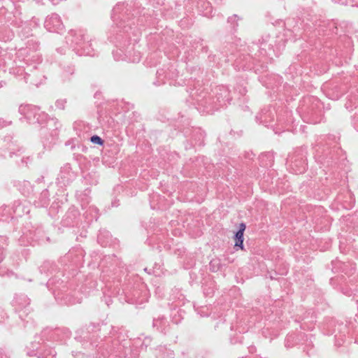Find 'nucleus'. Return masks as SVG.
<instances>
[{
    "mask_svg": "<svg viewBox=\"0 0 358 358\" xmlns=\"http://www.w3.org/2000/svg\"><path fill=\"white\" fill-rule=\"evenodd\" d=\"M91 142L98 145H102L103 141V140L98 136H93L91 137Z\"/></svg>",
    "mask_w": 358,
    "mask_h": 358,
    "instance_id": "nucleus-4",
    "label": "nucleus"
},
{
    "mask_svg": "<svg viewBox=\"0 0 358 358\" xmlns=\"http://www.w3.org/2000/svg\"><path fill=\"white\" fill-rule=\"evenodd\" d=\"M239 229H243V232H244L245 229V225L243 223H241L239 227Z\"/></svg>",
    "mask_w": 358,
    "mask_h": 358,
    "instance_id": "nucleus-7",
    "label": "nucleus"
},
{
    "mask_svg": "<svg viewBox=\"0 0 358 358\" xmlns=\"http://www.w3.org/2000/svg\"><path fill=\"white\" fill-rule=\"evenodd\" d=\"M243 229H238V231L235 234L236 243L235 246L241 248L242 250L243 249Z\"/></svg>",
    "mask_w": 358,
    "mask_h": 358,
    "instance_id": "nucleus-2",
    "label": "nucleus"
},
{
    "mask_svg": "<svg viewBox=\"0 0 358 358\" xmlns=\"http://www.w3.org/2000/svg\"><path fill=\"white\" fill-rule=\"evenodd\" d=\"M335 2H337L341 4H348L350 3L349 0H334ZM350 2L354 5H358V0H350Z\"/></svg>",
    "mask_w": 358,
    "mask_h": 358,
    "instance_id": "nucleus-3",
    "label": "nucleus"
},
{
    "mask_svg": "<svg viewBox=\"0 0 358 358\" xmlns=\"http://www.w3.org/2000/svg\"><path fill=\"white\" fill-rule=\"evenodd\" d=\"M26 107L25 106H20V110L23 113L25 110Z\"/></svg>",
    "mask_w": 358,
    "mask_h": 358,
    "instance_id": "nucleus-8",
    "label": "nucleus"
},
{
    "mask_svg": "<svg viewBox=\"0 0 358 358\" xmlns=\"http://www.w3.org/2000/svg\"><path fill=\"white\" fill-rule=\"evenodd\" d=\"M140 61V55L139 54L136 56H135L132 59H131V62H138Z\"/></svg>",
    "mask_w": 358,
    "mask_h": 358,
    "instance_id": "nucleus-6",
    "label": "nucleus"
},
{
    "mask_svg": "<svg viewBox=\"0 0 358 358\" xmlns=\"http://www.w3.org/2000/svg\"><path fill=\"white\" fill-rule=\"evenodd\" d=\"M208 12H206V13H204V15H208Z\"/></svg>",
    "mask_w": 358,
    "mask_h": 358,
    "instance_id": "nucleus-9",
    "label": "nucleus"
},
{
    "mask_svg": "<svg viewBox=\"0 0 358 358\" xmlns=\"http://www.w3.org/2000/svg\"><path fill=\"white\" fill-rule=\"evenodd\" d=\"M45 27L50 31L59 32L63 29V24L57 14H52L45 21Z\"/></svg>",
    "mask_w": 358,
    "mask_h": 358,
    "instance_id": "nucleus-1",
    "label": "nucleus"
},
{
    "mask_svg": "<svg viewBox=\"0 0 358 358\" xmlns=\"http://www.w3.org/2000/svg\"><path fill=\"white\" fill-rule=\"evenodd\" d=\"M66 103V101L64 99H59L56 101L55 105L56 107L59 109H63L64 108V106Z\"/></svg>",
    "mask_w": 358,
    "mask_h": 358,
    "instance_id": "nucleus-5",
    "label": "nucleus"
}]
</instances>
